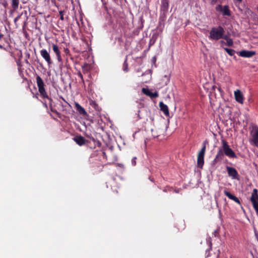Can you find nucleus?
Returning <instances> with one entry per match:
<instances>
[{
  "label": "nucleus",
  "instance_id": "obj_6",
  "mask_svg": "<svg viewBox=\"0 0 258 258\" xmlns=\"http://www.w3.org/2000/svg\"><path fill=\"white\" fill-rule=\"evenodd\" d=\"M251 136V141L252 144L258 148V127L255 126L253 127L250 133Z\"/></svg>",
  "mask_w": 258,
  "mask_h": 258
},
{
  "label": "nucleus",
  "instance_id": "obj_27",
  "mask_svg": "<svg viewBox=\"0 0 258 258\" xmlns=\"http://www.w3.org/2000/svg\"><path fill=\"white\" fill-rule=\"evenodd\" d=\"M126 60H125L124 63H123V70L124 71L127 72V64L126 63Z\"/></svg>",
  "mask_w": 258,
  "mask_h": 258
},
{
  "label": "nucleus",
  "instance_id": "obj_26",
  "mask_svg": "<svg viewBox=\"0 0 258 258\" xmlns=\"http://www.w3.org/2000/svg\"><path fill=\"white\" fill-rule=\"evenodd\" d=\"M3 39H5L4 38V35L3 34H2L1 33H0V41H1ZM0 48L1 49H5L4 47V44H2V43H0Z\"/></svg>",
  "mask_w": 258,
  "mask_h": 258
},
{
  "label": "nucleus",
  "instance_id": "obj_9",
  "mask_svg": "<svg viewBox=\"0 0 258 258\" xmlns=\"http://www.w3.org/2000/svg\"><path fill=\"white\" fill-rule=\"evenodd\" d=\"M73 140L79 146H81L88 142V141L86 140L84 137L79 135L76 136L73 138Z\"/></svg>",
  "mask_w": 258,
  "mask_h": 258
},
{
  "label": "nucleus",
  "instance_id": "obj_33",
  "mask_svg": "<svg viewBox=\"0 0 258 258\" xmlns=\"http://www.w3.org/2000/svg\"><path fill=\"white\" fill-rule=\"evenodd\" d=\"M217 2V0H211V3L213 4H215Z\"/></svg>",
  "mask_w": 258,
  "mask_h": 258
},
{
  "label": "nucleus",
  "instance_id": "obj_15",
  "mask_svg": "<svg viewBox=\"0 0 258 258\" xmlns=\"http://www.w3.org/2000/svg\"><path fill=\"white\" fill-rule=\"evenodd\" d=\"M235 98L236 101L240 103H243V96L239 90H237L234 92Z\"/></svg>",
  "mask_w": 258,
  "mask_h": 258
},
{
  "label": "nucleus",
  "instance_id": "obj_36",
  "mask_svg": "<svg viewBox=\"0 0 258 258\" xmlns=\"http://www.w3.org/2000/svg\"><path fill=\"white\" fill-rule=\"evenodd\" d=\"M218 90H219V91H220V92H221V88H220V87L218 88Z\"/></svg>",
  "mask_w": 258,
  "mask_h": 258
},
{
  "label": "nucleus",
  "instance_id": "obj_39",
  "mask_svg": "<svg viewBox=\"0 0 258 258\" xmlns=\"http://www.w3.org/2000/svg\"><path fill=\"white\" fill-rule=\"evenodd\" d=\"M138 116L139 117V118H141V117H140V116H139V114H138Z\"/></svg>",
  "mask_w": 258,
  "mask_h": 258
},
{
  "label": "nucleus",
  "instance_id": "obj_38",
  "mask_svg": "<svg viewBox=\"0 0 258 258\" xmlns=\"http://www.w3.org/2000/svg\"><path fill=\"white\" fill-rule=\"evenodd\" d=\"M102 3H104V0H101Z\"/></svg>",
  "mask_w": 258,
  "mask_h": 258
},
{
  "label": "nucleus",
  "instance_id": "obj_10",
  "mask_svg": "<svg viewBox=\"0 0 258 258\" xmlns=\"http://www.w3.org/2000/svg\"><path fill=\"white\" fill-rule=\"evenodd\" d=\"M169 1L168 0H162L161 6V11L162 15H166L168 10Z\"/></svg>",
  "mask_w": 258,
  "mask_h": 258
},
{
  "label": "nucleus",
  "instance_id": "obj_25",
  "mask_svg": "<svg viewBox=\"0 0 258 258\" xmlns=\"http://www.w3.org/2000/svg\"><path fill=\"white\" fill-rule=\"evenodd\" d=\"M252 206L256 212V215L258 216V203L252 205Z\"/></svg>",
  "mask_w": 258,
  "mask_h": 258
},
{
  "label": "nucleus",
  "instance_id": "obj_14",
  "mask_svg": "<svg viewBox=\"0 0 258 258\" xmlns=\"http://www.w3.org/2000/svg\"><path fill=\"white\" fill-rule=\"evenodd\" d=\"M258 190L256 188H254L252 190L251 196L250 198V201L252 205L258 203Z\"/></svg>",
  "mask_w": 258,
  "mask_h": 258
},
{
  "label": "nucleus",
  "instance_id": "obj_5",
  "mask_svg": "<svg viewBox=\"0 0 258 258\" xmlns=\"http://www.w3.org/2000/svg\"><path fill=\"white\" fill-rule=\"evenodd\" d=\"M132 23L137 30H140L143 27V17H133Z\"/></svg>",
  "mask_w": 258,
  "mask_h": 258
},
{
  "label": "nucleus",
  "instance_id": "obj_11",
  "mask_svg": "<svg viewBox=\"0 0 258 258\" xmlns=\"http://www.w3.org/2000/svg\"><path fill=\"white\" fill-rule=\"evenodd\" d=\"M142 92L146 95L149 96L151 98H155L158 97L159 94L157 91H155L154 93L151 92V91L147 88H143L142 89Z\"/></svg>",
  "mask_w": 258,
  "mask_h": 258
},
{
  "label": "nucleus",
  "instance_id": "obj_18",
  "mask_svg": "<svg viewBox=\"0 0 258 258\" xmlns=\"http://www.w3.org/2000/svg\"><path fill=\"white\" fill-rule=\"evenodd\" d=\"M52 49L56 54L58 61L61 60L60 51L59 50L58 46L55 44H52Z\"/></svg>",
  "mask_w": 258,
  "mask_h": 258
},
{
  "label": "nucleus",
  "instance_id": "obj_16",
  "mask_svg": "<svg viewBox=\"0 0 258 258\" xmlns=\"http://www.w3.org/2000/svg\"><path fill=\"white\" fill-rule=\"evenodd\" d=\"M160 110L164 113L166 116H169V111L168 106L163 102H160L159 104Z\"/></svg>",
  "mask_w": 258,
  "mask_h": 258
},
{
  "label": "nucleus",
  "instance_id": "obj_31",
  "mask_svg": "<svg viewBox=\"0 0 258 258\" xmlns=\"http://www.w3.org/2000/svg\"><path fill=\"white\" fill-rule=\"evenodd\" d=\"M222 38L225 39L226 41H227V40L230 39L227 35H223V37Z\"/></svg>",
  "mask_w": 258,
  "mask_h": 258
},
{
  "label": "nucleus",
  "instance_id": "obj_8",
  "mask_svg": "<svg viewBox=\"0 0 258 258\" xmlns=\"http://www.w3.org/2000/svg\"><path fill=\"white\" fill-rule=\"evenodd\" d=\"M216 11L221 12L223 15H230V11L228 6L223 7L221 5H218L216 7Z\"/></svg>",
  "mask_w": 258,
  "mask_h": 258
},
{
  "label": "nucleus",
  "instance_id": "obj_32",
  "mask_svg": "<svg viewBox=\"0 0 258 258\" xmlns=\"http://www.w3.org/2000/svg\"><path fill=\"white\" fill-rule=\"evenodd\" d=\"M43 106L47 109L48 108V106H47V104L46 103V102L45 101H44L43 103Z\"/></svg>",
  "mask_w": 258,
  "mask_h": 258
},
{
  "label": "nucleus",
  "instance_id": "obj_12",
  "mask_svg": "<svg viewBox=\"0 0 258 258\" xmlns=\"http://www.w3.org/2000/svg\"><path fill=\"white\" fill-rule=\"evenodd\" d=\"M255 52L252 50H241L239 52V55L243 57H251L255 54Z\"/></svg>",
  "mask_w": 258,
  "mask_h": 258
},
{
  "label": "nucleus",
  "instance_id": "obj_20",
  "mask_svg": "<svg viewBox=\"0 0 258 258\" xmlns=\"http://www.w3.org/2000/svg\"><path fill=\"white\" fill-rule=\"evenodd\" d=\"M11 5L14 10L18 9L19 5V0H12Z\"/></svg>",
  "mask_w": 258,
  "mask_h": 258
},
{
  "label": "nucleus",
  "instance_id": "obj_23",
  "mask_svg": "<svg viewBox=\"0 0 258 258\" xmlns=\"http://www.w3.org/2000/svg\"><path fill=\"white\" fill-rule=\"evenodd\" d=\"M224 194L225 196H226L228 198H229L230 200H233V199H234L235 196L231 194L230 192L228 191L227 190H225L224 191Z\"/></svg>",
  "mask_w": 258,
  "mask_h": 258
},
{
  "label": "nucleus",
  "instance_id": "obj_30",
  "mask_svg": "<svg viewBox=\"0 0 258 258\" xmlns=\"http://www.w3.org/2000/svg\"><path fill=\"white\" fill-rule=\"evenodd\" d=\"M136 157H134L132 160V164L134 166L136 164Z\"/></svg>",
  "mask_w": 258,
  "mask_h": 258
},
{
  "label": "nucleus",
  "instance_id": "obj_19",
  "mask_svg": "<svg viewBox=\"0 0 258 258\" xmlns=\"http://www.w3.org/2000/svg\"><path fill=\"white\" fill-rule=\"evenodd\" d=\"M75 107L76 110L79 112L80 114L82 115H86L87 114L85 109L82 107L78 103H75Z\"/></svg>",
  "mask_w": 258,
  "mask_h": 258
},
{
  "label": "nucleus",
  "instance_id": "obj_21",
  "mask_svg": "<svg viewBox=\"0 0 258 258\" xmlns=\"http://www.w3.org/2000/svg\"><path fill=\"white\" fill-rule=\"evenodd\" d=\"M225 51L230 56H233L234 55L235 51L234 49L228 48H224Z\"/></svg>",
  "mask_w": 258,
  "mask_h": 258
},
{
  "label": "nucleus",
  "instance_id": "obj_2",
  "mask_svg": "<svg viewBox=\"0 0 258 258\" xmlns=\"http://www.w3.org/2000/svg\"><path fill=\"white\" fill-rule=\"evenodd\" d=\"M36 80L37 85L38 88V91L40 93V96L43 99L46 98L49 100V105L51 111L57 114H59V113L55 109H53L52 106V99L49 97L47 92H46L45 89L44 88L45 85L43 80L39 76L37 75L36 78Z\"/></svg>",
  "mask_w": 258,
  "mask_h": 258
},
{
  "label": "nucleus",
  "instance_id": "obj_24",
  "mask_svg": "<svg viewBox=\"0 0 258 258\" xmlns=\"http://www.w3.org/2000/svg\"><path fill=\"white\" fill-rule=\"evenodd\" d=\"M221 43L222 44L224 43L225 44H226L228 46H232L233 44V40L232 39H229L226 41V42H225L224 41L222 40L221 41Z\"/></svg>",
  "mask_w": 258,
  "mask_h": 258
},
{
  "label": "nucleus",
  "instance_id": "obj_22",
  "mask_svg": "<svg viewBox=\"0 0 258 258\" xmlns=\"http://www.w3.org/2000/svg\"><path fill=\"white\" fill-rule=\"evenodd\" d=\"M224 194L225 196H226L228 198H229L230 200H233V199H234L235 196L231 194L230 192L228 191L227 190H225L224 191Z\"/></svg>",
  "mask_w": 258,
  "mask_h": 258
},
{
  "label": "nucleus",
  "instance_id": "obj_28",
  "mask_svg": "<svg viewBox=\"0 0 258 258\" xmlns=\"http://www.w3.org/2000/svg\"><path fill=\"white\" fill-rule=\"evenodd\" d=\"M233 201L239 205L241 204L239 200L236 197H234V199H233Z\"/></svg>",
  "mask_w": 258,
  "mask_h": 258
},
{
  "label": "nucleus",
  "instance_id": "obj_1",
  "mask_svg": "<svg viewBox=\"0 0 258 258\" xmlns=\"http://www.w3.org/2000/svg\"><path fill=\"white\" fill-rule=\"evenodd\" d=\"M222 148H219L215 158L213 161V164H216L221 162L224 158V155L229 158H237L236 153L230 147L227 142L225 140H222Z\"/></svg>",
  "mask_w": 258,
  "mask_h": 258
},
{
  "label": "nucleus",
  "instance_id": "obj_17",
  "mask_svg": "<svg viewBox=\"0 0 258 258\" xmlns=\"http://www.w3.org/2000/svg\"><path fill=\"white\" fill-rule=\"evenodd\" d=\"M83 18V17H73V23H76L79 28L84 27L85 23Z\"/></svg>",
  "mask_w": 258,
  "mask_h": 258
},
{
  "label": "nucleus",
  "instance_id": "obj_13",
  "mask_svg": "<svg viewBox=\"0 0 258 258\" xmlns=\"http://www.w3.org/2000/svg\"><path fill=\"white\" fill-rule=\"evenodd\" d=\"M40 52L42 57L46 60L48 64H50L52 63L49 53L46 49H43L40 50Z\"/></svg>",
  "mask_w": 258,
  "mask_h": 258
},
{
  "label": "nucleus",
  "instance_id": "obj_29",
  "mask_svg": "<svg viewBox=\"0 0 258 258\" xmlns=\"http://www.w3.org/2000/svg\"><path fill=\"white\" fill-rule=\"evenodd\" d=\"M78 76L81 79V81L84 82V79H83V77L82 74L80 72H79L78 74Z\"/></svg>",
  "mask_w": 258,
  "mask_h": 258
},
{
  "label": "nucleus",
  "instance_id": "obj_34",
  "mask_svg": "<svg viewBox=\"0 0 258 258\" xmlns=\"http://www.w3.org/2000/svg\"><path fill=\"white\" fill-rule=\"evenodd\" d=\"M60 18L61 20L63 21V20H64V18L67 19L68 17H60Z\"/></svg>",
  "mask_w": 258,
  "mask_h": 258
},
{
  "label": "nucleus",
  "instance_id": "obj_7",
  "mask_svg": "<svg viewBox=\"0 0 258 258\" xmlns=\"http://www.w3.org/2000/svg\"><path fill=\"white\" fill-rule=\"evenodd\" d=\"M226 170L228 176L231 177L233 179H239V174L237 170L233 167L230 166H226Z\"/></svg>",
  "mask_w": 258,
  "mask_h": 258
},
{
  "label": "nucleus",
  "instance_id": "obj_3",
  "mask_svg": "<svg viewBox=\"0 0 258 258\" xmlns=\"http://www.w3.org/2000/svg\"><path fill=\"white\" fill-rule=\"evenodd\" d=\"M224 32L225 31L221 26L213 27L210 32L209 38L211 40H218L223 37Z\"/></svg>",
  "mask_w": 258,
  "mask_h": 258
},
{
  "label": "nucleus",
  "instance_id": "obj_37",
  "mask_svg": "<svg viewBox=\"0 0 258 258\" xmlns=\"http://www.w3.org/2000/svg\"><path fill=\"white\" fill-rule=\"evenodd\" d=\"M103 154L104 155H106L105 152H103Z\"/></svg>",
  "mask_w": 258,
  "mask_h": 258
},
{
  "label": "nucleus",
  "instance_id": "obj_4",
  "mask_svg": "<svg viewBox=\"0 0 258 258\" xmlns=\"http://www.w3.org/2000/svg\"><path fill=\"white\" fill-rule=\"evenodd\" d=\"M207 141H205L203 143L202 148L198 155L197 166L199 168H203L204 164V156L206 149Z\"/></svg>",
  "mask_w": 258,
  "mask_h": 258
},
{
  "label": "nucleus",
  "instance_id": "obj_35",
  "mask_svg": "<svg viewBox=\"0 0 258 258\" xmlns=\"http://www.w3.org/2000/svg\"><path fill=\"white\" fill-rule=\"evenodd\" d=\"M18 18H19V17H16V18H15V19H14V21H15V22H16L17 21V20H18Z\"/></svg>",
  "mask_w": 258,
  "mask_h": 258
}]
</instances>
